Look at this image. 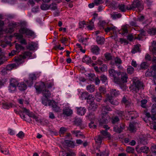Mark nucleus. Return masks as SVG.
<instances>
[{
	"label": "nucleus",
	"instance_id": "1",
	"mask_svg": "<svg viewBox=\"0 0 156 156\" xmlns=\"http://www.w3.org/2000/svg\"><path fill=\"white\" fill-rule=\"evenodd\" d=\"M53 85L52 83H49L45 84L43 82L36 83L35 85V87L37 92H42L44 98L42 99V103L45 106H50L51 105L52 101L48 99V98L51 95V94L49 90L52 87Z\"/></svg>",
	"mask_w": 156,
	"mask_h": 156
},
{
	"label": "nucleus",
	"instance_id": "2",
	"mask_svg": "<svg viewBox=\"0 0 156 156\" xmlns=\"http://www.w3.org/2000/svg\"><path fill=\"white\" fill-rule=\"evenodd\" d=\"M22 109L23 111H20L19 114L20 117L23 120L29 122L31 121V119L30 118L31 117L35 119L36 121H39L38 117L32 112H30L29 110L25 108H23Z\"/></svg>",
	"mask_w": 156,
	"mask_h": 156
},
{
	"label": "nucleus",
	"instance_id": "3",
	"mask_svg": "<svg viewBox=\"0 0 156 156\" xmlns=\"http://www.w3.org/2000/svg\"><path fill=\"white\" fill-rule=\"evenodd\" d=\"M31 54V53L30 51H26L23 54V55L15 57L14 58V60L16 62V63L10 65V67L11 68H14L16 67V64L19 65L22 63L24 62V59L30 56Z\"/></svg>",
	"mask_w": 156,
	"mask_h": 156
},
{
	"label": "nucleus",
	"instance_id": "4",
	"mask_svg": "<svg viewBox=\"0 0 156 156\" xmlns=\"http://www.w3.org/2000/svg\"><path fill=\"white\" fill-rule=\"evenodd\" d=\"M133 83L130 87V90L133 92L137 93L143 87V83L136 77L133 78Z\"/></svg>",
	"mask_w": 156,
	"mask_h": 156
},
{
	"label": "nucleus",
	"instance_id": "5",
	"mask_svg": "<svg viewBox=\"0 0 156 156\" xmlns=\"http://www.w3.org/2000/svg\"><path fill=\"white\" fill-rule=\"evenodd\" d=\"M109 75L114 78V82L117 84L120 83V79L118 77L120 75V72H116L113 69H109L108 71Z\"/></svg>",
	"mask_w": 156,
	"mask_h": 156
},
{
	"label": "nucleus",
	"instance_id": "6",
	"mask_svg": "<svg viewBox=\"0 0 156 156\" xmlns=\"http://www.w3.org/2000/svg\"><path fill=\"white\" fill-rule=\"evenodd\" d=\"M18 84V81L15 79H12L10 81L8 86V90L11 93L14 92L16 90Z\"/></svg>",
	"mask_w": 156,
	"mask_h": 156
},
{
	"label": "nucleus",
	"instance_id": "7",
	"mask_svg": "<svg viewBox=\"0 0 156 156\" xmlns=\"http://www.w3.org/2000/svg\"><path fill=\"white\" fill-rule=\"evenodd\" d=\"M110 117L107 113L101 114L98 119L99 123L100 124L106 123L110 121Z\"/></svg>",
	"mask_w": 156,
	"mask_h": 156
},
{
	"label": "nucleus",
	"instance_id": "8",
	"mask_svg": "<svg viewBox=\"0 0 156 156\" xmlns=\"http://www.w3.org/2000/svg\"><path fill=\"white\" fill-rule=\"evenodd\" d=\"M145 75L147 77L153 76L154 78L156 77V66L154 65L150 69H148L145 73Z\"/></svg>",
	"mask_w": 156,
	"mask_h": 156
},
{
	"label": "nucleus",
	"instance_id": "9",
	"mask_svg": "<svg viewBox=\"0 0 156 156\" xmlns=\"http://www.w3.org/2000/svg\"><path fill=\"white\" fill-rule=\"evenodd\" d=\"M19 32L21 34H25L28 37H34L35 35L33 31L24 27H21L19 30Z\"/></svg>",
	"mask_w": 156,
	"mask_h": 156
},
{
	"label": "nucleus",
	"instance_id": "10",
	"mask_svg": "<svg viewBox=\"0 0 156 156\" xmlns=\"http://www.w3.org/2000/svg\"><path fill=\"white\" fill-rule=\"evenodd\" d=\"M141 6L140 1L139 0H135L131 5L127 6V9L128 10H135L136 8H139Z\"/></svg>",
	"mask_w": 156,
	"mask_h": 156
},
{
	"label": "nucleus",
	"instance_id": "11",
	"mask_svg": "<svg viewBox=\"0 0 156 156\" xmlns=\"http://www.w3.org/2000/svg\"><path fill=\"white\" fill-rule=\"evenodd\" d=\"M121 76V79L120 80V83L118 84L121 87L122 83H127L128 76L127 75L126 72L120 73Z\"/></svg>",
	"mask_w": 156,
	"mask_h": 156
},
{
	"label": "nucleus",
	"instance_id": "12",
	"mask_svg": "<svg viewBox=\"0 0 156 156\" xmlns=\"http://www.w3.org/2000/svg\"><path fill=\"white\" fill-rule=\"evenodd\" d=\"M125 113L126 115H130L131 119H135L138 116L137 113L135 111L133 110H127L126 111Z\"/></svg>",
	"mask_w": 156,
	"mask_h": 156
},
{
	"label": "nucleus",
	"instance_id": "13",
	"mask_svg": "<svg viewBox=\"0 0 156 156\" xmlns=\"http://www.w3.org/2000/svg\"><path fill=\"white\" fill-rule=\"evenodd\" d=\"M108 101L112 104L114 105H118L119 104V102L118 101L113 99V97L112 96H110L109 95H107V98L104 101L105 102Z\"/></svg>",
	"mask_w": 156,
	"mask_h": 156
},
{
	"label": "nucleus",
	"instance_id": "14",
	"mask_svg": "<svg viewBox=\"0 0 156 156\" xmlns=\"http://www.w3.org/2000/svg\"><path fill=\"white\" fill-rule=\"evenodd\" d=\"M36 77L35 75L34 74H31L29 75V80H27L26 81L27 84L29 86L32 85L33 82V81L36 80Z\"/></svg>",
	"mask_w": 156,
	"mask_h": 156
},
{
	"label": "nucleus",
	"instance_id": "15",
	"mask_svg": "<svg viewBox=\"0 0 156 156\" xmlns=\"http://www.w3.org/2000/svg\"><path fill=\"white\" fill-rule=\"evenodd\" d=\"M136 150L138 153L143 152L147 153L149 151V148L146 146H144L140 148L138 147H136Z\"/></svg>",
	"mask_w": 156,
	"mask_h": 156
},
{
	"label": "nucleus",
	"instance_id": "16",
	"mask_svg": "<svg viewBox=\"0 0 156 156\" xmlns=\"http://www.w3.org/2000/svg\"><path fill=\"white\" fill-rule=\"evenodd\" d=\"M117 28L114 26L113 25H108L105 28V31L106 33H108L110 32L111 31H112L113 33H115L117 31Z\"/></svg>",
	"mask_w": 156,
	"mask_h": 156
},
{
	"label": "nucleus",
	"instance_id": "17",
	"mask_svg": "<svg viewBox=\"0 0 156 156\" xmlns=\"http://www.w3.org/2000/svg\"><path fill=\"white\" fill-rule=\"evenodd\" d=\"M9 27L6 29L5 32L7 33H11L14 31V29L16 27L15 23H11L9 24Z\"/></svg>",
	"mask_w": 156,
	"mask_h": 156
},
{
	"label": "nucleus",
	"instance_id": "18",
	"mask_svg": "<svg viewBox=\"0 0 156 156\" xmlns=\"http://www.w3.org/2000/svg\"><path fill=\"white\" fill-rule=\"evenodd\" d=\"M37 44L34 42H31L28 43V44L26 46L27 48L30 51H33L37 46Z\"/></svg>",
	"mask_w": 156,
	"mask_h": 156
},
{
	"label": "nucleus",
	"instance_id": "19",
	"mask_svg": "<svg viewBox=\"0 0 156 156\" xmlns=\"http://www.w3.org/2000/svg\"><path fill=\"white\" fill-rule=\"evenodd\" d=\"M77 110V113L79 115H84L86 111V109L84 107H76Z\"/></svg>",
	"mask_w": 156,
	"mask_h": 156
},
{
	"label": "nucleus",
	"instance_id": "20",
	"mask_svg": "<svg viewBox=\"0 0 156 156\" xmlns=\"http://www.w3.org/2000/svg\"><path fill=\"white\" fill-rule=\"evenodd\" d=\"M122 102L125 104L126 109L128 108L129 107H131L132 106V104L130 101L127 100L126 98L124 97L122 98ZM126 110H127V109Z\"/></svg>",
	"mask_w": 156,
	"mask_h": 156
},
{
	"label": "nucleus",
	"instance_id": "21",
	"mask_svg": "<svg viewBox=\"0 0 156 156\" xmlns=\"http://www.w3.org/2000/svg\"><path fill=\"white\" fill-rule=\"evenodd\" d=\"M138 125L137 123H130L129 127V130L132 132H135L136 130V126Z\"/></svg>",
	"mask_w": 156,
	"mask_h": 156
},
{
	"label": "nucleus",
	"instance_id": "22",
	"mask_svg": "<svg viewBox=\"0 0 156 156\" xmlns=\"http://www.w3.org/2000/svg\"><path fill=\"white\" fill-rule=\"evenodd\" d=\"M91 50L93 53L97 55L99 54L100 49L97 45H92L91 46Z\"/></svg>",
	"mask_w": 156,
	"mask_h": 156
},
{
	"label": "nucleus",
	"instance_id": "23",
	"mask_svg": "<svg viewBox=\"0 0 156 156\" xmlns=\"http://www.w3.org/2000/svg\"><path fill=\"white\" fill-rule=\"evenodd\" d=\"M17 87H18L19 89L21 91L25 90L27 88V85L23 82L18 83V82Z\"/></svg>",
	"mask_w": 156,
	"mask_h": 156
},
{
	"label": "nucleus",
	"instance_id": "24",
	"mask_svg": "<svg viewBox=\"0 0 156 156\" xmlns=\"http://www.w3.org/2000/svg\"><path fill=\"white\" fill-rule=\"evenodd\" d=\"M125 126L126 125L124 124H123L122 126H120L119 127L117 126H115L114 127V130L117 133H120L125 128Z\"/></svg>",
	"mask_w": 156,
	"mask_h": 156
},
{
	"label": "nucleus",
	"instance_id": "25",
	"mask_svg": "<svg viewBox=\"0 0 156 156\" xmlns=\"http://www.w3.org/2000/svg\"><path fill=\"white\" fill-rule=\"evenodd\" d=\"M65 143L67 146L70 147L74 148L75 146H77L76 144H75L74 142L71 140H66L65 141Z\"/></svg>",
	"mask_w": 156,
	"mask_h": 156
},
{
	"label": "nucleus",
	"instance_id": "26",
	"mask_svg": "<svg viewBox=\"0 0 156 156\" xmlns=\"http://www.w3.org/2000/svg\"><path fill=\"white\" fill-rule=\"evenodd\" d=\"M110 94L112 97V96L116 97L120 93L119 90L115 89H112L110 90Z\"/></svg>",
	"mask_w": 156,
	"mask_h": 156
},
{
	"label": "nucleus",
	"instance_id": "27",
	"mask_svg": "<svg viewBox=\"0 0 156 156\" xmlns=\"http://www.w3.org/2000/svg\"><path fill=\"white\" fill-rule=\"evenodd\" d=\"M101 133L103 136H102L103 138H109L110 137V134L107 131L103 130L101 131Z\"/></svg>",
	"mask_w": 156,
	"mask_h": 156
},
{
	"label": "nucleus",
	"instance_id": "28",
	"mask_svg": "<svg viewBox=\"0 0 156 156\" xmlns=\"http://www.w3.org/2000/svg\"><path fill=\"white\" fill-rule=\"evenodd\" d=\"M128 29L126 26H123L121 30L119 31L120 34L122 35H125L128 33Z\"/></svg>",
	"mask_w": 156,
	"mask_h": 156
},
{
	"label": "nucleus",
	"instance_id": "29",
	"mask_svg": "<svg viewBox=\"0 0 156 156\" xmlns=\"http://www.w3.org/2000/svg\"><path fill=\"white\" fill-rule=\"evenodd\" d=\"M2 108L4 109H9L12 106V104L7 102H4L2 103Z\"/></svg>",
	"mask_w": 156,
	"mask_h": 156
},
{
	"label": "nucleus",
	"instance_id": "30",
	"mask_svg": "<svg viewBox=\"0 0 156 156\" xmlns=\"http://www.w3.org/2000/svg\"><path fill=\"white\" fill-rule=\"evenodd\" d=\"M63 113L67 116H69L73 113V111L71 109L67 108L63 110Z\"/></svg>",
	"mask_w": 156,
	"mask_h": 156
},
{
	"label": "nucleus",
	"instance_id": "31",
	"mask_svg": "<svg viewBox=\"0 0 156 156\" xmlns=\"http://www.w3.org/2000/svg\"><path fill=\"white\" fill-rule=\"evenodd\" d=\"M15 48L17 53H18L21 50H24L25 48L21 45L17 43L15 44Z\"/></svg>",
	"mask_w": 156,
	"mask_h": 156
},
{
	"label": "nucleus",
	"instance_id": "32",
	"mask_svg": "<svg viewBox=\"0 0 156 156\" xmlns=\"http://www.w3.org/2000/svg\"><path fill=\"white\" fill-rule=\"evenodd\" d=\"M105 39L103 37L98 36L96 38V41L98 44H104Z\"/></svg>",
	"mask_w": 156,
	"mask_h": 156
},
{
	"label": "nucleus",
	"instance_id": "33",
	"mask_svg": "<svg viewBox=\"0 0 156 156\" xmlns=\"http://www.w3.org/2000/svg\"><path fill=\"white\" fill-rule=\"evenodd\" d=\"M94 98L92 95H88L87 98V102L89 104H92L94 102Z\"/></svg>",
	"mask_w": 156,
	"mask_h": 156
},
{
	"label": "nucleus",
	"instance_id": "34",
	"mask_svg": "<svg viewBox=\"0 0 156 156\" xmlns=\"http://www.w3.org/2000/svg\"><path fill=\"white\" fill-rule=\"evenodd\" d=\"M82 61L83 62H85L87 64L90 63L91 62V58L87 56H85L83 58Z\"/></svg>",
	"mask_w": 156,
	"mask_h": 156
},
{
	"label": "nucleus",
	"instance_id": "35",
	"mask_svg": "<svg viewBox=\"0 0 156 156\" xmlns=\"http://www.w3.org/2000/svg\"><path fill=\"white\" fill-rule=\"evenodd\" d=\"M87 90L90 92H93L95 90V86L94 85L90 84L87 86Z\"/></svg>",
	"mask_w": 156,
	"mask_h": 156
},
{
	"label": "nucleus",
	"instance_id": "36",
	"mask_svg": "<svg viewBox=\"0 0 156 156\" xmlns=\"http://www.w3.org/2000/svg\"><path fill=\"white\" fill-rule=\"evenodd\" d=\"M87 27L89 30H91L94 28V23L93 20H92L89 23L87 24Z\"/></svg>",
	"mask_w": 156,
	"mask_h": 156
},
{
	"label": "nucleus",
	"instance_id": "37",
	"mask_svg": "<svg viewBox=\"0 0 156 156\" xmlns=\"http://www.w3.org/2000/svg\"><path fill=\"white\" fill-rule=\"evenodd\" d=\"M145 35V32L143 30H142L141 31L140 33L137 36H136L135 38L139 40H141L143 38V36Z\"/></svg>",
	"mask_w": 156,
	"mask_h": 156
},
{
	"label": "nucleus",
	"instance_id": "38",
	"mask_svg": "<svg viewBox=\"0 0 156 156\" xmlns=\"http://www.w3.org/2000/svg\"><path fill=\"white\" fill-rule=\"evenodd\" d=\"M52 102L51 104V105L52 106L53 110L55 111V112H58L59 110V108L55 104V102L53 101H52Z\"/></svg>",
	"mask_w": 156,
	"mask_h": 156
},
{
	"label": "nucleus",
	"instance_id": "39",
	"mask_svg": "<svg viewBox=\"0 0 156 156\" xmlns=\"http://www.w3.org/2000/svg\"><path fill=\"white\" fill-rule=\"evenodd\" d=\"M80 98L82 100L86 99L87 97L88 93L87 91L82 92L80 94Z\"/></svg>",
	"mask_w": 156,
	"mask_h": 156
},
{
	"label": "nucleus",
	"instance_id": "40",
	"mask_svg": "<svg viewBox=\"0 0 156 156\" xmlns=\"http://www.w3.org/2000/svg\"><path fill=\"white\" fill-rule=\"evenodd\" d=\"M127 6L126 7L124 4H120L118 6L119 9L122 12H125L126 11V9H127Z\"/></svg>",
	"mask_w": 156,
	"mask_h": 156
},
{
	"label": "nucleus",
	"instance_id": "41",
	"mask_svg": "<svg viewBox=\"0 0 156 156\" xmlns=\"http://www.w3.org/2000/svg\"><path fill=\"white\" fill-rule=\"evenodd\" d=\"M95 95V96L96 100L97 101L99 102L100 101L102 100V96L100 93L96 92Z\"/></svg>",
	"mask_w": 156,
	"mask_h": 156
},
{
	"label": "nucleus",
	"instance_id": "42",
	"mask_svg": "<svg viewBox=\"0 0 156 156\" xmlns=\"http://www.w3.org/2000/svg\"><path fill=\"white\" fill-rule=\"evenodd\" d=\"M144 18L143 16H138L137 18H134L133 20L135 21L142 22L144 20Z\"/></svg>",
	"mask_w": 156,
	"mask_h": 156
},
{
	"label": "nucleus",
	"instance_id": "43",
	"mask_svg": "<svg viewBox=\"0 0 156 156\" xmlns=\"http://www.w3.org/2000/svg\"><path fill=\"white\" fill-rule=\"evenodd\" d=\"M103 139L102 137L100 135H99L98 136L96 137L95 138V140L96 142L99 144H101L102 142V140Z\"/></svg>",
	"mask_w": 156,
	"mask_h": 156
},
{
	"label": "nucleus",
	"instance_id": "44",
	"mask_svg": "<svg viewBox=\"0 0 156 156\" xmlns=\"http://www.w3.org/2000/svg\"><path fill=\"white\" fill-rule=\"evenodd\" d=\"M18 101L19 104L21 105H23V103L26 104H28L29 103V100H24V99H19L18 100Z\"/></svg>",
	"mask_w": 156,
	"mask_h": 156
},
{
	"label": "nucleus",
	"instance_id": "45",
	"mask_svg": "<svg viewBox=\"0 0 156 156\" xmlns=\"http://www.w3.org/2000/svg\"><path fill=\"white\" fill-rule=\"evenodd\" d=\"M148 32L150 35H155L156 34V29L151 28L149 29L148 30Z\"/></svg>",
	"mask_w": 156,
	"mask_h": 156
},
{
	"label": "nucleus",
	"instance_id": "46",
	"mask_svg": "<svg viewBox=\"0 0 156 156\" xmlns=\"http://www.w3.org/2000/svg\"><path fill=\"white\" fill-rule=\"evenodd\" d=\"M107 24L106 22L104 21H100L99 23V27L101 28H102L105 30V26H106Z\"/></svg>",
	"mask_w": 156,
	"mask_h": 156
},
{
	"label": "nucleus",
	"instance_id": "47",
	"mask_svg": "<svg viewBox=\"0 0 156 156\" xmlns=\"http://www.w3.org/2000/svg\"><path fill=\"white\" fill-rule=\"evenodd\" d=\"M71 132L73 134L75 135L76 137H78L79 136L82 135L79 130H73L71 131Z\"/></svg>",
	"mask_w": 156,
	"mask_h": 156
},
{
	"label": "nucleus",
	"instance_id": "48",
	"mask_svg": "<svg viewBox=\"0 0 156 156\" xmlns=\"http://www.w3.org/2000/svg\"><path fill=\"white\" fill-rule=\"evenodd\" d=\"M134 148L131 147H127L126 150V151L129 153H133L134 152Z\"/></svg>",
	"mask_w": 156,
	"mask_h": 156
},
{
	"label": "nucleus",
	"instance_id": "49",
	"mask_svg": "<svg viewBox=\"0 0 156 156\" xmlns=\"http://www.w3.org/2000/svg\"><path fill=\"white\" fill-rule=\"evenodd\" d=\"M49 8V5L46 4H43L41 6V9L42 10H46Z\"/></svg>",
	"mask_w": 156,
	"mask_h": 156
},
{
	"label": "nucleus",
	"instance_id": "50",
	"mask_svg": "<svg viewBox=\"0 0 156 156\" xmlns=\"http://www.w3.org/2000/svg\"><path fill=\"white\" fill-rule=\"evenodd\" d=\"M20 33H15L14 34V36L18 39H21L23 37V34Z\"/></svg>",
	"mask_w": 156,
	"mask_h": 156
},
{
	"label": "nucleus",
	"instance_id": "51",
	"mask_svg": "<svg viewBox=\"0 0 156 156\" xmlns=\"http://www.w3.org/2000/svg\"><path fill=\"white\" fill-rule=\"evenodd\" d=\"M122 16L120 13L114 14L111 15V17L113 19H116L120 18Z\"/></svg>",
	"mask_w": 156,
	"mask_h": 156
},
{
	"label": "nucleus",
	"instance_id": "52",
	"mask_svg": "<svg viewBox=\"0 0 156 156\" xmlns=\"http://www.w3.org/2000/svg\"><path fill=\"white\" fill-rule=\"evenodd\" d=\"M0 151L2 153L5 154H7L9 153L8 150L6 148H5L3 147L2 148H0Z\"/></svg>",
	"mask_w": 156,
	"mask_h": 156
},
{
	"label": "nucleus",
	"instance_id": "53",
	"mask_svg": "<svg viewBox=\"0 0 156 156\" xmlns=\"http://www.w3.org/2000/svg\"><path fill=\"white\" fill-rule=\"evenodd\" d=\"M75 123L77 125H80L81 124L82 122V119L78 118H75Z\"/></svg>",
	"mask_w": 156,
	"mask_h": 156
},
{
	"label": "nucleus",
	"instance_id": "54",
	"mask_svg": "<svg viewBox=\"0 0 156 156\" xmlns=\"http://www.w3.org/2000/svg\"><path fill=\"white\" fill-rule=\"evenodd\" d=\"M67 128L64 127H62L60 128L59 131V133L60 135H63L64 133H65L67 131Z\"/></svg>",
	"mask_w": 156,
	"mask_h": 156
},
{
	"label": "nucleus",
	"instance_id": "55",
	"mask_svg": "<svg viewBox=\"0 0 156 156\" xmlns=\"http://www.w3.org/2000/svg\"><path fill=\"white\" fill-rule=\"evenodd\" d=\"M151 112L153 115H156V104H154L152 105Z\"/></svg>",
	"mask_w": 156,
	"mask_h": 156
},
{
	"label": "nucleus",
	"instance_id": "56",
	"mask_svg": "<svg viewBox=\"0 0 156 156\" xmlns=\"http://www.w3.org/2000/svg\"><path fill=\"white\" fill-rule=\"evenodd\" d=\"M90 104V106L89 108H91L93 111H95V109L97 108L98 107V106L96 104H95L94 102L92 104Z\"/></svg>",
	"mask_w": 156,
	"mask_h": 156
},
{
	"label": "nucleus",
	"instance_id": "57",
	"mask_svg": "<svg viewBox=\"0 0 156 156\" xmlns=\"http://www.w3.org/2000/svg\"><path fill=\"white\" fill-rule=\"evenodd\" d=\"M114 61L116 64H121L122 62V61L121 59L118 57H116L114 58Z\"/></svg>",
	"mask_w": 156,
	"mask_h": 156
},
{
	"label": "nucleus",
	"instance_id": "58",
	"mask_svg": "<svg viewBox=\"0 0 156 156\" xmlns=\"http://www.w3.org/2000/svg\"><path fill=\"white\" fill-rule=\"evenodd\" d=\"M101 80L103 83H105L107 81V76L104 75H102L100 76Z\"/></svg>",
	"mask_w": 156,
	"mask_h": 156
},
{
	"label": "nucleus",
	"instance_id": "59",
	"mask_svg": "<svg viewBox=\"0 0 156 156\" xmlns=\"http://www.w3.org/2000/svg\"><path fill=\"white\" fill-rule=\"evenodd\" d=\"M134 71V68L132 66L128 67L127 69V72L129 74H132Z\"/></svg>",
	"mask_w": 156,
	"mask_h": 156
},
{
	"label": "nucleus",
	"instance_id": "60",
	"mask_svg": "<svg viewBox=\"0 0 156 156\" xmlns=\"http://www.w3.org/2000/svg\"><path fill=\"white\" fill-rule=\"evenodd\" d=\"M119 120V118L117 116L112 117V123L115 124Z\"/></svg>",
	"mask_w": 156,
	"mask_h": 156
},
{
	"label": "nucleus",
	"instance_id": "61",
	"mask_svg": "<svg viewBox=\"0 0 156 156\" xmlns=\"http://www.w3.org/2000/svg\"><path fill=\"white\" fill-rule=\"evenodd\" d=\"M148 66L147 63L146 62H143L140 65L141 68L142 69H147Z\"/></svg>",
	"mask_w": 156,
	"mask_h": 156
},
{
	"label": "nucleus",
	"instance_id": "62",
	"mask_svg": "<svg viewBox=\"0 0 156 156\" xmlns=\"http://www.w3.org/2000/svg\"><path fill=\"white\" fill-rule=\"evenodd\" d=\"M139 48L138 46H136L131 51V52L133 54H135L136 52L140 51Z\"/></svg>",
	"mask_w": 156,
	"mask_h": 156
},
{
	"label": "nucleus",
	"instance_id": "63",
	"mask_svg": "<svg viewBox=\"0 0 156 156\" xmlns=\"http://www.w3.org/2000/svg\"><path fill=\"white\" fill-rule=\"evenodd\" d=\"M100 70L102 72H105L107 70V67L105 64L102 65L101 67L100 68Z\"/></svg>",
	"mask_w": 156,
	"mask_h": 156
},
{
	"label": "nucleus",
	"instance_id": "64",
	"mask_svg": "<svg viewBox=\"0 0 156 156\" xmlns=\"http://www.w3.org/2000/svg\"><path fill=\"white\" fill-rule=\"evenodd\" d=\"M16 136L20 138H23L24 136V134L23 132L20 131L16 134Z\"/></svg>",
	"mask_w": 156,
	"mask_h": 156
}]
</instances>
